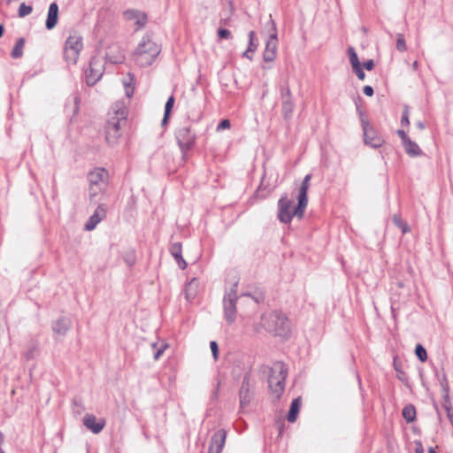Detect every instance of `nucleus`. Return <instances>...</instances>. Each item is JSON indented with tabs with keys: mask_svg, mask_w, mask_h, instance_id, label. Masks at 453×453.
<instances>
[{
	"mask_svg": "<svg viewBox=\"0 0 453 453\" xmlns=\"http://www.w3.org/2000/svg\"><path fill=\"white\" fill-rule=\"evenodd\" d=\"M127 123V108L122 106L114 109L112 115L109 117L104 126L105 140L110 146L114 147L119 144Z\"/></svg>",
	"mask_w": 453,
	"mask_h": 453,
	"instance_id": "obj_1",
	"label": "nucleus"
},
{
	"mask_svg": "<svg viewBox=\"0 0 453 453\" xmlns=\"http://www.w3.org/2000/svg\"><path fill=\"white\" fill-rule=\"evenodd\" d=\"M161 52V46L150 35H144L133 53V59L140 67H147L156 60Z\"/></svg>",
	"mask_w": 453,
	"mask_h": 453,
	"instance_id": "obj_2",
	"label": "nucleus"
},
{
	"mask_svg": "<svg viewBox=\"0 0 453 453\" xmlns=\"http://www.w3.org/2000/svg\"><path fill=\"white\" fill-rule=\"evenodd\" d=\"M262 326L275 336L286 338L290 333L288 319L281 311H274L262 316Z\"/></svg>",
	"mask_w": 453,
	"mask_h": 453,
	"instance_id": "obj_3",
	"label": "nucleus"
},
{
	"mask_svg": "<svg viewBox=\"0 0 453 453\" xmlns=\"http://www.w3.org/2000/svg\"><path fill=\"white\" fill-rule=\"evenodd\" d=\"M288 372V366L280 361L275 362L270 369L268 387L276 400H280L284 392Z\"/></svg>",
	"mask_w": 453,
	"mask_h": 453,
	"instance_id": "obj_4",
	"label": "nucleus"
},
{
	"mask_svg": "<svg viewBox=\"0 0 453 453\" xmlns=\"http://www.w3.org/2000/svg\"><path fill=\"white\" fill-rule=\"evenodd\" d=\"M174 137L181 152L183 160H187L189 157V152L195 148L196 144V134L191 128L190 125L181 126L176 128Z\"/></svg>",
	"mask_w": 453,
	"mask_h": 453,
	"instance_id": "obj_5",
	"label": "nucleus"
},
{
	"mask_svg": "<svg viewBox=\"0 0 453 453\" xmlns=\"http://www.w3.org/2000/svg\"><path fill=\"white\" fill-rule=\"evenodd\" d=\"M294 199L288 198V194H284L278 201V219L280 222L290 223L294 216L302 218L305 209L301 211L297 210V205L294 207Z\"/></svg>",
	"mask_w": 453,
	"mask_h": 453,
	"instance_id": "obj_6",
	"label": "nucleus"
},
{
	"mask_svg": "<svg viewBox=\"0 0 453 453\" xmlns=\"http://www.w3.org/2000/svg\"><path fill=\"white\" fill-rule=\"evenodd\" d=\"M238 281H235L229 290H226L223 297L224 318L227 324L231 325L235 321L237 313V295Z\"/></svg>",
	"mask_w": 453,
	"mask_h": 453,
	"instance_id": "obj_7",
	"label": "nucleus"
},
{
	"mask_svg": "<svg viewBox=\"0 0 453 453\" xmlns=\"http://www.w3.org/2000/svg\"><path fill=\"white\" fill-rule=\"evenodd\" d=\"M109 173L104 168H95L88 174L89 182V198L92 200L98 193L104 190L107 187Z\"/></svg>",
	"mask_w": 453,
	"mask_h": 453,
	"instance_id": "obj_8",
	"label": "nucleus"
},
{
	"mask_svg": "<svg viewBox=\"0 0 453 453\" xmlns=\"http://www.w3.org/2000/svg\"><path fill=\"white\" fill-rule=\"evenodd\" d=\"M82 49V37L77 35H69L65 42L63 50V58L66 64L76 65L80 52Z\"/></svg>",
	"mask_w": 453,
	"mask_h": 453,
	"instance_id": "obj_9",
	"label": "nucleus"
},
{
	"mask_svg": "<svg viewBox=\"0 0 453 453\" xmlns=\"http://www.w3.org/2000/svg\"><path fill=\"white\" fill-rule=\"evenodd\" d=\"M280 95L281 100V113L286 121L292 119L295 109V102L288 84V80H285L280 85Z\"/></svg>",
	"mask_w": 453,
	"mask_h": 453,
	"instance_id": "obj_10",
	"label": "nucleus"
},
{
	"mask_svg": "<svg viewBox=\"0 0 453 453\" xmlns=\"http://www.w3.org/2000/svg\"><path fill=\"white\" fill-rule=\"evenodd\" d=\"M361 125L364 133V142L372 148H380L384 143L383 138L378 134L368 119L360 112Z\"/></svg>",
	"mask_w": 453,
	"mask_h": 453,
	"instance_id": "obj_11",
	"label": "nucleus"
},
{
	"mask_svg": "<svg viewBox=\"0 0 453 453\" xmlns=\"http://www.w3.org/2000/svg\"><path fill=\"white\" fill-rule=\"evenodd\" d=\"M104 70L101 60L96 57H92L89 60L88 67L85 70L87 85L94 86L103 76Z\"/></svg>",
	"mask_w": 453,
	"mask_h": 453,
	"instance_id": "obj_12",
	"label": "nucleus"
},
{
	"mask_svg": "<svg viewBox=\"0 0 453 453\" xmlns=\"http://www.w3.org/2000/svg\"><path fill=\"white\" fill-rule=\"evenodd\" d=\"M273 33L270 35L265 43V49L263 53V59L265 62H273L276 58L278 38H277V28L275 22L271 19Z\"/></svg>",
	"mask_w": 453,
	"mask_h": 453,
	"instance_id": "obj_13",
	"label": "nucleus"
},
{
	"mask_svg": "<svg viewBox=\"0 0 453 453\" xmlns=\"http://www.w3.org/2000/svg\"><path fill=\"white\" fill-rule=\"evenodd\" d=\"M253 397V392L251 391V386H250V374L245 373L242 385L239 390V398H240V406L241 408H245L250 404L251 402V399Z\"/></svg>",
	"mask_w": 453,
	"mask_h": 453,
	"instance_id": "obj_14",
	"label": "nucleus"
},
{
	"mask_svg": "<svg viewBox=\"0 0 453 453\" xmlns=\"http://www.w3.org/2000/svg\"><path fill=\"white\" fill-rule=\"evenodd\" d=\"M72 327V320L70 318L61 316L51 323V329L55 340L64 337Z\"/></svg>",
	"mask_w": 453,
	"mask_h": 453,
	"instance_id": "obj_15",
	"label": "nucleus"
},
{
	"mask_svg": "<svg viewBox=\"0 0 453 453\" xmlns=\"http://www.w3.org/2000/svg\"><path fill=\"white\" fill-rule=\"evenodd\" d=\"M226 438V430H217L211 438L208 453H221L225 446Z\"/></svg>",
	"mask_w": 453,
	"mask_h": 453,
	"instance_id": "obj_16",
	"label": "nucleus"
},
{
	"mask_svg": "<svg viewBox=\"0 0 453 453\" xmlns=\"http://www.w3.org/2000/svg\"><path fill=\"white\" fill-rule=\"evenodd\" d=\"M123 16L127 20H134L137 26L136 30L142 28L148 22V15L144 12L135 9H128L123 12Z\"/></svg>",
	"mask_w": 453,
	"mask_h": 453,
	"instance_id": "obj_17",
	"label": "nucleus"
},
{
	"mask_svg": "<svg viewBox=\"0 0 453 453\" xmlns=\"http://www.w3.org/2000/svg\"><path fill=\"white\" fill-rule=\"evenodd\" d=\"M311 179V173L305 175L299 188V194L297 196V210L299 211H301L302 209H305L308 204V189Z\"/></svg>",
	"mask_w": 453,
	"mask_h": 453,
	"instance_id": "obj_18",
	"label": "nucleus"
},
{
	"mask_svg": "<svg viewBox=\"0 0 453 453\" xmlns=\"http://www.w3.org/2000/svg\"><path fill=\"white\" fill-rule=\"evenodd\" d=\"M106 217V209L103 204H99L93 214L88 218L84 226L87 231H92L96 228V225Z\"/></svg>",
	"mask_w": 453,
	"mask_h": 453,
	"instance_id": "obj_19",
	"label": "nucleus"
},
{
	"mask_svg": "<svg viewBox=\"0 0 453 453\" xmlns=\"http://www.w3.org/2000/svg\"><path fill=\"white\" fill-rule=\"evenodd\" d=\"M83 425L93 434H99L105 426V420L97 419L93 414H86L83 418Z\"/></svg>",
	"mask_w": 453,
	"mask_h": 453,
	"instance_id": "obj_20",
	"label": "nucleus"
},
{
	"mask_svg": "<svg viewBox=\"0 0 453 453\" xmlns=\"http://www.w3.org/2000/svg\"><path fill=\"white\" fill-rule=\"evenodd\" d=\"M58 5L56 2H53L50 4L47 19L45 21V27L48 30H52L58 24Z\"/></svg>",
	"mask_w": 453,
	"mask_h": 453,
	"instance_id": "obj_21",
	"label": "nucleus"
},
{
	"mask_svg": "<svg viewBox=\"0 0 453 453\" xmlns=\"http://www.w3.org/2000/svg\"><path fill=\"white\" fill-rule=\"evenodd\" d=\"M171 255L174 257L176 263L181 270L186 269L188 266L187 262L182 257V245L181 242H173L169 247Z\"/></svg>",
	"mask_w": 453,
	"mask_h": 453,
	"instance_id": "obj_22",
	"label": "nucleus"
},
{
	"mask_svg": "<svg viewBox=\"0 0 453 453\" xmlns=\"http://www.w3.org/2000/svg\"><path fill=\"white\" fill-rule=\"evenodd\" d=\"M348 54L354 73H356L359 80L363 81L365 77V74L361 67L358 57L353 47H349L348 49Z\"/></svg>",
	"mask_w": 453,
	"mask_h": 453,
	"instance_id": "obj_23",
	"label": "nucleus"
},
{
	"mask_svg": "<svg viewBox=\"0 0 453 453\" xmlns=\"http://www.w3.org/2000/svg\"><path fill=\"white\" fill-rule=\"evenodd\" d=\"M302 404V399L300 396L292 400L288 412L287 414V419L290 423L296 421Z\"/></svg>",
	"mask_w": 453,
	"mask_h": 453,
	"instance_id": "obj_24",
	"label": "nucleus"
},
{
	"mask_svg": "<svg viewBox=\"0 0 453 453\" xmlns=\"http://www.w3.org/2000/svg\"><path fill=\"white\" fill-rule=\"evenodd\" d=\"M198 287L199 281L196 278L191 279L190 281L187 283L185 287V294L188 300H192L196 297Z\"/></svg>",
	"mask_w": 453,
	"mask_h": 453,
	"instance_id": "obj_25",
	"label": "nucleus"
},
{
	"mask_svg": "<svg viewBox=\"0 0 453 453\" xmlns=\"http://www.w3.org/2000/svg\"><path fill=\"white\" fill-rule=\"evenodd\" d=\"M403 145L405 149V151L408 155L411 157L420 156L422 151L418 145L412 142L411 139H408L404 142H403Z\"/></svg>",
	"mask_w": 453,
	"mask_h": 453,
	"instance_id": "obj_26",
	"label": "nucleus"
},
{
	"mask_svg": "<svg viewBox=\"0 0 453 453\" xmlns=\"http://www.w3.org/2000/svg\"><path fill=\"white\" fill-rule=\"evenodd\" d=\"M25 38L20 37L16 41V43L11 52V57L14 59L19 58L23 56V49L25 46Z\"/></svg>",
	"mask_w": 453,
	"mask_h": 453,
	"instance_id": "obj_27",
	"label": "nucleus"
},
{
	"mask_svg": "<svg viewBox=\"0 0 453 453\" xmlns=\"http://www.w3.org/2000/svg\"><path fill=\"white\" fill-rule=\"evenodd\" d=\"M403 417L406 422L411 423L416 418V410L413 405H407L403 409Z\"/></svg>",
	"mask_w": 453,
	"mask_h": 453,
	"instance_id": "obj_28",
	"label": "nucleus"
},
{
	"mask_svg": "<svg viewBox=\"0 0 453 453\" xmlns=\"http://www.w3.org/2000/svg\"><path fill=\"white\" fill-rule=\"evenodd\" d=\"M107 58L112 64H120L124 62L125 55L121 50H118L116 54H112L111 50L109 53H107Z\"/></svg>",
	"mask_w": 453,
	"mask_h": 453,
	"instance_id": "obj_29",
	"label": "nucleus"
},
{
	"mask_svg": "<svg viewBox=\"0 0 453 453\" xmlns=\"http://www.w3.org/2000/svg\"><path fill=\"white\" fill-rule=\"evenodd\" d=\"M249 43H248V51L255 52L257 49V43L255 42L256 33L254 31L249 32Z\"/></svg>",
	"mask_w": 453,
	"mask_h": 453,
	"instance_id": "obj_30",
	"label": "nucleus"
},
{
	"mask_svg": "<svg viewBox=\"0 0 453 453\" xmlns=\"http://www.w3.org/2000/svg\"><path fill=\"white\" fill-rule=\"evenodd\" d=\"M124 261L128 265V267H132L136 261L135 252L134 250H129L124 255Z\"/></svg>",
	"mask_w": 453,
	"mask_h": 453,
	"instance_id": "obj_31",
	"label": "nucleus"
},
{
	"mask_svg": "<svg viewBox=\"0 0 453 453\" xmlns=\"http://www.w3.org/2000/svg\"><path fill=\"white\" fill-rule=\"evenodd\" d=\"M241 296H249L252 298L257 303H260L265 301V295L263 292H256L255 294H251L250 292L242 293Z\"/></svg>",
	"mask_w": 453,
	"mask_h": 453,
	"instance_id": "obj_32",
	"label": "nucleus"
},
{
	"mask_svg": "<svg viewBox=\"0 0 453 453\" xmlns=\"http://www.w3.org/2000/svg\"><path fill=\"white\" fill-rule=\"evenodd\" d=\"M33 11V7L31 5H27L25 3H22L18 11L19 17L24 18L29 15Z\"/></svg>",
	"mask_w": 453,
	"mask_h": 453,
	"instance_id": "obj_33",
	"label": "nucleus"
},
{
	"mask_svg": "<svg viewBox=\"0 0 453 453\" xmlns=\"http://www.w3.org/2000/svg\"><path fill=\"white\" fill-rule=\"evenodd\" d=\"M415 353L420 361L425 362L427 359L426 350L422 345L418 344L416 346Z\"/></svg>",
	"mask_w": 453,
	"mask_h": 453,
	"instance_id": "obj_34",
	"label": "nucleus"
},
{
	"mask_svg": "<svg viewBox=\"0 0 453 453\" xmlns=\"http://www.w3.org/2000/svg\"><path fill=\"white\" fill-rule=\"evenodd\" d=\"M393 222L402 230L403 234L409 232V227L397 215L393 217Z\"/></svg>",
	"mask_w": 453,
	"mask_h": 453,
	"instance_id": "obj_35",
	"label": "nucleus"
},
{
	"mask_svg": "<svg viewBox=\"0 0 453 453\" xmlns=\"http://www.w3.org/2000/svg\"><path fill=\"white\" fill-rule=\"evenodd\" d=\"M217 35L219 40H224V39L228 40V39L232 38L231 32L228 29L223 28V27L218 28Z\"/></svg>",
	"mask_w": 453,
	"mask_h": 453,
	"instance_id": "obj_36",
	"label": "nucleus"
},
{
	"mask_svg": "<svg viewBox=\"0 0 453 453\" xmlns=\"http://www.w3.org/2000/svg\"><path fill=\"white\" fill-rule=\"evenodd\" d=\"M396 49L402 52L405 51L407 49L404 37L402 34L397 35Z\"/></svg>",
	"mask_w": 453,
	"mask_h": 453,
	"instance_id": "obj_37",
	"label": "nucleus"
},
{
	"mask_svg": "<svg viewBox=\"0 0 453 453\" xmlns=\"http://www.w3.org/2000/svg\"><path fill=\"white\" fill-rule=\"evenodd\" d=\"M174 102H175L174 96L173 95L170 96L165 104V112L164 113H167V114L172 113V111H173V108L174 105Z\"/></svg>",
	"mask_w": 453,
	"mask_h": 453,
	"instance_id": "obj_38",
	"label": "nucleus"
},
{
	"mask_svg": "<svg viewBox=\"0 0 453 453\" xmlns=\"http://www.w3.org/2000/svg\"><path fill=\"white\" fill-rule=\"evenodd\" d=\"M210 348H211V354H212L213 359L215 361L218 360V358H219V345H218L217 342L211 341L210 342Z\"/></svg>",
	"mask_w": 453,
	"mask_h": 453,
	"instance_id": "obj_39",
	"label": "nucleus"
},
{
	"mask_svg": "<svg viewBox=\"0 0 453 453\" xmlns=\"http://www.w3.org/2000/svg\"><path fill=\"white\" fill-rule=\"evenodd\" d=\"M231 127L230 120L227 119H223L219 121V123L217 126V131H221L224 129H228Z\"/></svg>",
	"mask_w": 453,
	"mask_h": 453,
	"instance_id": "obj_40",
	"label": "nucleus"
},
{
	"mask_svg": "<svg viewBox=\"0 0 453 453\" xmlns=\"http://www.w3.org/2000/svg\"><path fill=\"white\" fill-rule=\"evenodd\" d=\"M167 348V344L161 345L158 349H155L154 359L158 360L163 355L165 349Z\"/></svg>",
	"mask_w": 453,
	"mask_h": 453,
	"instance_id": "obj_41",
	"label": "nucleus"
},
{
	"mask_svg": "<svg viewBox=\"0 0 453 453\" xmlns=\"http://www.w3.org/2000/svg\"><path fill=\"white\" fill-rule=\"evenodd\" d=\"M401 123L403 126H409V111L407 109L404 110L403 114L402 116Z\"/></svg>",
	"mask_w": 453,
	"mask_h": 453,
	"instance_id": "obj_42",
	"label": "nucleus"
},
{
	"mask_svg": "<svg viewBox=\"0 0 453 453\" xmlns=\"http://www.w3.org/2000/svg\"><path fill=\"white\" fill-rule=\"evenodd\" d=\"M125 90L127 97H131L134 91V87L129 83H125Z\"/></svg>",
	"mask_w": 453,
	"mask_h": 453,
	"instance_id": "obj_43",
	"label": "nucleus"
},
{
	"mask_svg": "<svg viewBox=\"0 0 453 453\" xmlns=\"http://www.w3.org/2000/svg\"><path fill=\"white\" fill-rule=\"evenodd\" d=\"M363 90L365 95L367 96H372L373 95V88L371 86H365Z\"/></svg>",
	"mask_w": 453,
	"mask_h": 453,
	"instance_id": "obj_44",
	"label": "nucleus"
},
{
	"mask_svg": "<svg viewBox=\"0 0 453 453\" xmlns=\"http://www.w3.org/2000/svg\"><path fill=\"white\" fill-rule=\"evenodd\" d=\"M170 116H171V114L164 113V117H163V119L161 121V126L162 127L167 126V124L169 122V119H170Z\"/></svg>",
	"mask_w": 453,
	"mask_h": 453,
	"instance_id": "obj_45",
	"label": "nucleus"
},
{
	"mask_svg": "<svg viewBox=\"0 0 453 453\" xmlns=\"http://www.w3.org/2000/svg\"><path fill=\"white\" fill-rule=\"evenodd\" d=\"M364 66L366 70L370 71L373 68L374 66V63H373V60H368L366 62L364 63Z\"/></svg>",
	"mask_w": 453,
	"mask_h": 453,
	"instance_id": "obj_46",
	"label": "nucleus"
},
{
	"mask_svg": "<svg viewBox=\"0 0 453 453\" xmlns=\"http://www.w3.org/2000/svg\"><path fill=\"white\" fill-rule=\"evenodd\" d=\"M397 134L398 135L400 136V138L402 139V142H404L405 141H407L408 139H410L407 134H405V132L403 130H398L397 131Z\"/></svg>",
	"mask_w": 453,
	"mask_h": 453,
	"instance_id": "obj_47",
	"label": "nucleus"
},
{
	"mask_svg": "<svg viewBox=\"0 0 453 453\" xmlns=\"http://www.w3.org/2000/svg\"><path fill=\"white\" fill-rule=\"evenodd\" d=\"M219 383L217 384V387L214 388V390L211 393V398L217 399L219 395Z\"/></svg>",
	"mask_w": 453,
	"mask_h": 453,
	"instance_id": "obj_48",
	"label": "nucleus"
},
{
	"mask_svg": "<svg viewBox=\"0 0 453 453\" xmlns=\"http://www.w3.org/2000/svg\"><path fill=\"white\" fill-rule=\"evenodd\" d=\"M252 53L251 51H248V49L242 53V58H248L250 60H252L253 58H252V55L250 54Z\"/></svg>",
	"mask_w": 453,
	"mask_h": 453,
	"instance_id": "obj_49",
	"label": "nucleus"
},
{
	"mask_svg": "<svg viewBox=\"0 0 453 453\" xmlns=\"http://www.w3.org/2000/svg\"><path fill=\"white\" fill-rule=\"evenodd\" d=\"M415 452L416 453H424V449H423V446H422L421 442H418L417 443V447L415 449Z\"/></svg>",
	"mask_w": 453,
	"mask_h": 453,
	"instance_id": "obj_50",
	"label": "nucleus"
},
{
	"mask_svg": "<svg viewBox=\"0 0 453 453\" xmlns=\"http://www.w3.org/2000/svg\"><path fill=\"white\" fill-rule=\"evenodd\" d=\"M277 426H278V429H279V434L281 435V434L283 433V429H284V423L279 422L277 424Z\"/></svg>",
	"mask_w": 453,
	"mask_h": 453,
	"instance_id": "obj_51",
	"label": "nucleus"
},
{
	"mask_svg": "<svg viewBox=\"0 0 453 453\" xmlns=\"http://www.w3.org/2000/svg\"><path fill=\"white\" fill-rule=\"evenodd\" d=\"M4 26L0 23V38L4 35Z\"/></svg>",
	"mask_w": 453,
	"mask_h": 453,
	"instance_id": "obj_52",
	"label": "nucleus"
},
{
	"mask_svg": "<svg viewBox=\"0 0 453 453\" xmlns=\"http://www.w3.org/2000/svg\"><path fill=\"white\" fill-rule=\"evenodd\" d=\"M418 61H414V62H413V64H412V68H413L414 70H417V69H418Z\"/></svg>",
	"mask_w": 453,
	"mask_h": 453,
	"instance_id": "obj_53",
	"label": "nucleus"
},
{
	"mask_svg": "<svg viewBox=\"0 0 453 453\" xmlns=\"http://www.w3.org/2000/svg\"><path fill=\"white\" fill-rule=\"evenodd\" d=\"M418 127L420 128V129H423L424 128V125L422 122H418Z\"/></svg>",
	"mask_w": 453,
	"mask_h": 453,
	"instance_id": "obj_54",
	"label": "nucleus"
},
{
	"mask_svg": "<svg viewBox=\"0 0 453 453\" xmlns=\"http://www.w3.org/2000/svg\"><path fill=\"white\" fill-rule=\"evenodd\" d=\"M151 346H152V348H153L154 349H158V348H157V342L152 343V345H151Z\"/></svg>",
	"mask_w": 453,
	"mask_h": 453,
	"instance_id": "obj_55",
	"label": "nucleus"
},
{
	"mask_svg": "<svg viewBox=\"0 0 453 453\" xmlns=\"http://www.w3.org/2000/svg\"><path fill=\"white\" fill-rule=\"evenodd\" d=\"M428 453H436V452L433 448H430L428 450Z\"/></svg>",
	"mask_w": 453,
	"mask_h": 453,
	"instance_id": "obj_56",
	"label": "nucleus"
},
{
	"mask_svg": "<svg viewBox=\"0 0 453 453\" xmlns=\"http://www.w3.org/2000/svg\"><path fill=\"white\" fill-rule=\"evenodd\" d=\"M220 22L224 23V24H226V19H221Z\"/></svg>",
	"mask_w": 453,
	"mask_h": 453,
	"instance_id": "obj_57",
	"label": "nucleus"
},
{
	"mask_svg": "<svg viewBox=\"0 0 453 453\" xmlns=\"http://www.w3.org/2000/svg\"><path fill=\"white\" fill-rule=\"evenodd\" d=\"M78 102H79V98L75 97V104H78Z\"/></svg>",
	"mask_w": 453,
	"mask_h": 453,
	"instance_id": "obj_58",
	"label": "nucleus"
},
{
	"mask_svg": "<svg viewBox=\"0 0 453 453\" xmlns=\"http://www.w3.org/2000/svg\"><path fill=\"white\" fill-rule=\"evenodd\" d=\"M0 453H4V449L0 447Z\"/></svg>",
	"mask_w": 453,
	"mask_h": 453,
	"instance_id": "obj_59",
	"label": "nucleus"
},
{
	"mask_svg": "<svg viewBox=\"0 0 453 453\" xmlns=\"http://www.w3.org/2000/svg\"><path fill=\"white\" fill-rule=\"evenodd\" d=\"M262 188V184H260V186H258V189L257 191Z\"/></svg>",
	"mask_w": 453,
	"mask_h": 453,
	"instance_id": "obj_60",
	"label": "nucleus"
}]
</instances>
